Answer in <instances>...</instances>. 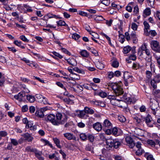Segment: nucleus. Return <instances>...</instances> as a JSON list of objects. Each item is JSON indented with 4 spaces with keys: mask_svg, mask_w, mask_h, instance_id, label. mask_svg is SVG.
I'll list each match as a JSON object with an SVG mask.
<instances>
[{
    "mask_svg": "<svg viewBox=\"0 0 160 160\" xmlns=\"http://www.w3.org/2000/svg\"><path fill=\"white\" fill-rule=\"evenodd\" d=\"M73 70L79 73H81L82 74H85V72L83 70L80 69L77 67H75L73 68Z\"/></svg>",
    "mask_w": 160,
    "mask_h": 160,
    "instance_id": "nucleus-31",
    "label": "nucleus"
},
{
    "mask_svg": "<svg viewBox=\"0 0 160 160\" xmlns=\"http://www.w3.org/2000/svg\"><path fill=\"white\" fill-rule=\"evenodd\" d=\"M96 67L102 70L104 68V65L102 63L98 62L96 64Z\"/></svg>",
    "mask_w": 160,
    "mask_h": 160,
    "instance_id": "nucleus-30",
    "label": "nucleus"
},
{
    "mask_svg": "<svg viewBox=\"0 0 160 160\" xmlns=\"http://www.w3.org/2000/svg\"><path fill=\"white\" fill-rule=\"evenodd\" d=\"M119 63L116 60L113 61L112 63V66L114 68H117L118 67Z\"/></svg>",
    "mask_w": 160,
    "mask_h": 160,
    "instance_id": "nucleus-45",
    "label": "nucleus"
},
{
    "mask_svg": "<svg viewBox=\"0 0 160 160\" xmlns=\"http://www.w3.org/2000/svg\"><path fill=\"white\" fill-rule=\"evenodd\" d=\"M25 150L28 152H34L36 157L39 160H44V158L41 156L42 154V152L38 151L36 148H32L31 146H28L26 148Z\"/></svg>",
    "mask_w": 160,
    "mask_h": 160,
    "instance_id": "nucleus-3",
    "label": "nucleus"
},
{
    "mask_svg": "<svg viewBox=\"0 0 160 160\" xmlns=\"http://www.w3.org/2000/svg\"><path fill=\"white\" fill-rule=\"evenodd\" d=\"M144 152V150L141 148L137 150L136 153V155L139 156L141 155Z\"/></svg>",
    "mask_w": 160,
    "mask_h": 160,
    "instance_id": "nucleus-40",
    "label": "nucleus"
},
{
    "mask_svg": "<svg viewBox=\"0 0 160 160\" xmlns=\"http://www.w3.org/2000/svg\"><path fill=\"white\" fill-rule=\"evenodd\" d=\"M150 107L152 111V113L154 115L157 116H160V108L157 101L154 102H151Z\"/></svg>",
    "mask_w": 160,
    "mask_h": 160,
    "instance_id": "nucleus-4",
    "label": "nucleus"
},
{
    "mask_svg": "<svg viewBox=\"0 0 160 160\" xmlns=\"http://www.w3.org/2000/svg\"><path fill=\"white\" fill-rule=\"evenodd\" d=\"M80 139L83 141H85L87 139V136L84 133H81L80 135Z\"/></svg>",
    "mask_w": 160,
    "mask_h": 160,
    "instance_id": "nucleus-34",
    "label": "nucleus"
},
{
    "mask_svg": "<svg viewBox=\"0 0 160 160\" xmlns=\"http://www.w3.org/2000/svg\"><path fill=\"white\" fill-rule=\"evenodd\" d=\"M102 3L106 6H108L110 4V0H103L102 1Z\"/></svg>",
    "mask_w": 160,
    "mask_h": 160,
    "instance_id": "nucleus-58",
    "label": "nucleus"
},
{
    "mask_svg": "<svg viewBox=\"0 0 160 160\" xmlns=\"http://www.w3.org/2000/svg\"><path fill=\"white\" fill-rule=\"evenodd\" d=\"M93 127L95 130L99 132L101 130L103 127L101 123L97 122L93 124Z\"/></svg>",
    "mask_w": 160,
    "mask_h": 160,
    "instance_id": "nucleus-14",
    "label": "nucleus"
},
{
    "mask_svg": "<svg viewBox=\"0 0 160 160\" xmlns=\"http://www.w3.org/2000/svg\"><path fill=\"white\" fill-rule=\"evenodd\" d=\"M130 76L128 72H125L123 74V78L124 80L125 81L128 78L130 77Z\"/></svg>",
    "mask_w": 160,
    "mask_h": 160,
    "instance_id": "nucleus-57",
    "label": "nucleus"
},
{
    "mask_svg": "<svg viewBox=\"0 0 160 160\" xmlns=\"http://www.w3.org/2000/svg\"><path fill=\"white\" fill-rule=\"evenodd\" d=\"M157 82H155L153 80H152L151 82V83L152 86L155 89L157 87L156 83Z\"/></svg>",
    "mask_w": 160,
    "mask_h": 160,
    "instance_id": "nucleus-64",
    "label": "nucleus"
},
{
    "mask_svg": "<svg viewBox=\"0 0 160 160\" xmlns=\"http://www.w3.org/2000/svg\"><path fill=\"white\" fill-rule=\"evenodd\" d=\"M52 53L56 57H58L60 59L63 58V56L58 52H53Z\"/></svg>",
    "mask_w": 160,
    "mask_h": 160,
    "instance_id": "nucleus-49",
    "label": "nucleus"
},
{
    "mask_svg": "<svg viewBox=\"0 0 160 160\" xmlns=\"http://www.w3.org/2000/svg\"><path fill=\"white\" fill-rule=\"evenodd\" d=\"M67 62L69 64L73 66H75L77 65V62L76 60L72 58L67 59Z\"/></svg>",
    "mask_w": 160,
    "mask_h": 160,
    "instance_id": "nucleus-18",
    "label": "nucleus"
},
{
    "mask_svg": "<svg viewBox=\"0 0 160 160\" xmlns=\"http://www.w3.org/2000/svg\"><path fill=\"white\" fill-rule=\"evenodd\" d=\"M58 26H68V25L65 22L62 20H59L57 22Z\"/></svg>",
    "mask_w": 160,
    "mask_h": 160,
    "instance_id": "nucleus-29",
    "label": "nucleus"
},
{
    "mask_svg": "<svg viewBox=\"0 0 160 160\" xmlns=\"http://www.w3.org/2000/svg\"><path fill=\"white\" fill-rule=\"evenodd\" d=\"M134 132V133L138 136H142L144 135V131L139 128H135Z\"/></svg>",
    "mask_w": 160,
    "mask_h": 160,
    "instance_id": "nucleus-17",
    "label": "nucleus"
},
{
    "mask_svg": "<svg viewBox=\"0 0 160 160\" xmlns=\"http://www.w3.org/2000/svg\"><path fill=\"white\" fill-rule=\"evenodd\" d=\"M62 115L61 113H58L56 117L53 114H50L47 116L48 120L53 125L58 126L64 123L63 120H61Z\"/></svg>",
    "mask_w": 160,
    "mask_h": 160,
    "instance_id": "nucleus-2",
    "label": "nucleus"
},
{
    "mask_svg": "<svg viewBox=\"0 0 160 160\" xmlns=\"http://www.w3.org/2000/svg\"><path fill=\"white\" fill-rule=\"evenodd\" d=\"M121 143L119 140L118 139H116L115 140V143L113 145V147L115 149H117L121 145Z\"/></svg>",
    "mask_w": 160,
    "mask_h": 160,
    "instance_id": "nucleus-27",
    "label": "nucleus"
},
{
    "mask_svg": "<svg viewBox=\"0 0 160 160\" xmlns=\"http://www.w3.org/2000/svg\"><path fill=\"white\" fill-rule=\"evenodd\" d=\"M102 125L103 128H110L112 127V124L109 120L106 119L104 121Z\"/></svg>",
    "mask_w": 160,
    "mask_h": 160,
    "instance_id": "nucleus-13",
    "label": "nucleus"
},
{
    "mask_svg": "<svg viewBox=\"0 0 160 160\" xmlns=\"http://www.w3.org/2000/svg\"><path fill=\"white\" fill-rule=\"evenodd\" d=\"M13 43L16 45L20 47L22 49L25 48V47L22 45L23 43L21 41H19L18 40H15L14 41Z\"/></svg>",
    "mask_w": 160,
    "mask_h": 160,
    "instance_id": "nucleus-22",
    "label": "nucleus"
},
{
    "mask_svg": "<svg viewBox=\"0 0 160 160\" xmlns=\"http://www.w3.org/2000/svg\"><path fill=\"white\" fill-rule=\"evenodd\" d=\"M125 140L127 143L129 144V147L131 148H133L135 146V144L133 141V139L130 136H127L125 138Z\"/></svg>",
    "mask_w": 160,
    "mask_h": 160,
    "instance_id": "nucleus-9",
    "label": "nucleus"
},
{
    "mask_svg": "<svg viewBox=\"0 0 160 160\" xmlns=\"http://www.w3.org/2000/svg\"><path fill=\"white\" fill-rule=\"evenodd\" d=\"M90 86L91 87V90L93 89L94 91H96L97 89V85L93 83H90Z\"/></svg>",
    "mask_w": 160,
    "mask_h": 160,
    "instance_id": "nucleus-47",
    "label": "nucleus"
},
{
    "mask_svg": "<svg viewBox=\"0 0 160 160\" xmlns=\"http://www.w3.org/2000/svg\"><path fill=\"white\" fill-rule=\"evenodd\" d=\"M131 47L129 46L125 47L123 48L122 52L124 54H127L131 50Z\"/></svg>",
    "mask_w": 160,
    "mask_h": 160,
    "instance_id": "nucleus-25",
    "label": "nucleus"
},
{
    "mask_svg": "<svg viewBox=\"0 0 160 160\" xmlns=\"http://www.w3.org/2000/svg\"><path fill=\"white\" fill-rule=\"evenodd\" d=\"M132 67L133 68L137 69L140 67V65L139 63L137 62L134 63L133 64Z\"/></svg>",
    "mask_w": 160,
    "mask_h": 160,
    "instance_id": "nucleus-59",
    "label": "nucleus"
},
{
    "mask_svg": "<svg viewBox=\"0 0 160 160\" xmlns=\"http://www.w3.org/2000/svg\"><path fill=\"white\" fill-rule=\"evenodd\" d=\"M112 134L115 136H117L118 135V130L117 128L115 127L113 128L112 130Z\"/></svg>",
    "mask_w": 160,
    "mask_h": 160,
    "instance_id": "nucleus-38",
    "label": "nucleus"
},
{
    "mask_svg": "<svg viewBox=\"0 0 160 160\" xmlns=\"http://www.w3.org/2000/svg\"><path fill=\"white\" fill-rule=\"evenodd\" d=\"M87 138L91 142H92L94 139V136L92 134H89L87 136Z\"/></svg>",
    "mask_w": 160,
    "mask_h": 160,
    "instance_id": "nucleus-43",
    "label": "nucleus"
},
{
    "mask_svg": "<svg viewBox=\"0 0 160 160\" xmlns=\"http://www.w3.org/2000/svg\"><path fill=\"white\" fill-rule=\"evenodd\" d=\"M81 55L83 57L87 58L89 55V53L86 50H83L80 52Z\"/></svg>",
    "mask_w": 160,
    "mask_h": 160,
    "instance_id": "nucleus-26",
    "label": "nucleus"
},
{
    "mask_svg": "<svg viewBox=\"0 0 160 160\" xmlns=\"http://www.w3.org/2000/svg\"><path fill=\"white\" fill-rule=\"evenodd\" d=\"M135 33V31H133L132 32L130 35L131 38L132 39L133 43H136L138 42V39Z\"/></svg>",
    "mask_w": 160,
    "mask_h": 160,
    "instance_id": "nucleus-20",
    "label": "nucleus"
},
{
    "mask_svg": "<svg viewBox=\"0 0 160 160\" xmlns=\"http://www.w3.org/2000/svg\"><path fill=\"white\" fill-rule=\"evenodd\" d=\"M143 24L144 26V32L145 35L146 36L149 35L148 29H149L150 26L148 23L145 21L143 22Z\"/></svg>",
    "mask_w": 160,
    "mask_h": 160,
    "instance_id": "nucleus-12",
    "label": "nucleus"
},
{
    "mask_svg": "<svg viewBox=\"0 0 160 160\" xmlns=\"http://www.w3.org/2000/svg\"><path fill=\"white\" fill-rule=\"evenodd\" d=\"M53 139L57 147L60 148H61V147L60 144V141L59 139L57 138H54Z\"/></svg>",
    "mask_w": 160,
    "mask_h": 160,
    "instance_id": "nucleus-28",
    "label": "nucleus"
},
{
    "mask_svg": "<svg viewBox=\"0 0 160 160\" xmlns=\"http://www.w3.org/2000/svg\"><path fill=\"white\" fill-rule=\"evenodd\" d=\"M27 100L30 102L32 103L35 100V97L31 95H26Z\"/></svg>",
    "mask_w": 160,
    "mask_h": 160,
    "instance_id": "nucleus-23",
    "label": "nucleus"
},
{
    "mask_svg": "<svg viewBox=\"0 0 160 160\" xmlns=\"http://www.w3.org/2000/svg\"><path fill=\"white\" fill-rule=\"evenodd\" d=\"M47 110V108H43L40 109L36 110L35 112V115L39 118H42L44 117V112Z\"/></svg>",
    "mask_w": 160,
    "mask_h": 160,
    "instance_id": "nucleus-8",
    "label": "nucleus"
},
{
    "mask_svg": "<svg viewBox=\"0 0 160 160\" xmlns=\"http://www.w3.org/2000/svg\"><path fill=\"white\" fill-rule=\"evenodd\" d=\"M115 140H116V139H112L111 138L107 139L106 142L107 145L110 148H112V147H113Z\"/></svg>",
    "mask_w": 160,
    "mask_h": 160,
    "instance_id": "nucleus-11",
    "label": "nucleus"
},
{
    "mask_svg": "<svg viewBox=\"0 0 160 160\" xmlns=\"http://www.w3.org/2000/svg\"><path fill=\"white\" fill-rule=\"evenodd\" d=\"M61 50L64 53L69 56L71 55V54L70 52H69L67 49H65V48H61Z\"/></svg>",
    "mask_w": 160,
    "mask_h": 160,
    "instance_id": "nucleus-60",
    "label": "nucleus"
},
{
    "mask_svg": "<svg viewBox=\"0 0 160 160\" xmlns=\"http://www.w3.org/2000/svg\"><path fill=\"white\" fill-rule=\"evenodd\" d=\"M147 76V78L148 80H149L151 77L152 73L151 72L149 71H147L146 72Z\"/></svg>",
    "mask_w": 160,
    "mask_h": 160,
    "instance_id": "nucleus-51",
    "label": "nucleus"
},
{
    "mask_svg": "<svg viewBox=\"0 0 160 160\" xmlns=\"http://www.w3.org/2000/svg\"><path fill=\"white\" fill-rule=\"evenodd\" d=\"M64 136L68 140H75L76 138L72 134L69 133H66L63 134Z\"/></svg>",
    "mask_w": 160,
    "mask_h": 160,
    "instance_id": "nucleus-16",
    "label": "nucleus"
},
{
    "mask_svg": "<svg viewBox=\"0 0 160 160\" xmlns=\"http://www.w3.org/2000/svg\"><path fill=\"white\" fill-rule=\"evenodd\" d=\"M118 119L122 122H124L126 120L125 118L122 115L118 116Z\"/></svg>",
    "mask_w": 160,
    "mask_h": 160,
    "instance_id": "nucleus-37",
    "label": "nucleus"
},
{
    "mask_svg": "<svg viewBox=\"0 0 160 160\" xmlns=\"http://www.w3.org/2000/svg\"><path fill=\"white\" fill-rule=\"evenodd\" d=\"M19 38L21 40L24 42H29V40L27 39L25 36L23 35L20 36Z\"/></svg>",
    "mask_w": 160,
    "mask_h": 160,
    "instance_id": "nucleus-46",
    "label": "nucleus"
},
{
    "mask_svg": "<svg viewBox=\"0 0 160 160\" xmlns=\"http://www.w3.org/2000/svg\"><path fill=\"white\" fill-rule=\"evenodd\" d=\"M145 121L147 125L149 127H153V124L154 123V121L152 120L151 115L148 114L145 118Z\"/></svg>",
    "mask_w": 160,
    "mask_h": 160,
    "instance_id": "nucleus-7",
    "label": "nucleus"
},
{
    "mask_svg": "<svg viewBox=\"0 0 160 160\" xmlns=\"http://www.w3.org/2000/svg\"><path fill=\"white\" fill-rule=\"evenodd\" d=\"M117 97L116 96L109 95L108 96V98L111 99V102L112 104L120 108H124V106L122 105L121 104V103L119 102V101L121 100L117 98Z\"/></svg>",
    "mask_w": 160,
    "mask_h": 160,
    "instance_id": "nucleus-5",
    "label": "nucleus"
},
{
    "mask_svg": "<svg viewBox=\"0 0 160 160\" xmlns=\"http://www.w3.org/2000/svg\"><path fill=\"white\" fill-rule=\"evenodd\" d=\"M138 26L135 23H132V24L131 28L134 31L136 30L137 29Z\"/></svg>",
    "mask_w": 160,
    "mask_h": 160,
    "instance_id": "nucleus-62",
    "label": "nucleus"
},
{
    "mask_svg": "<svg viewBox=\"0 0 160 160\" xmlns=\"http://www.w3.org/2000/svg\"><path fill=\"white\" fill-rule=\"evenodd\" d=\"M26 128H30L31 130L35 131L37 129V126L36 125L29 126L28 125H26Z\"/></svg>",
    "mask_w": 160,
    "mask_h": 160,
    "instance_id": "nucleus-35",
    "label": "nucleus"
},
{
    "mask_svg": "<svg viewBox=\"0 0 160 160\" xmlns=\"http://www.w3.org/2000/svg\"><path fill=\"white\" fill-rule=\"evenodd\" d=\"M142 51H145L148 48L147 47V45L145 43H144L143 45H142L140 48Z\"/></svg>",
    "mask_w": 160,
    "mask_h": 160,
    "instance_id": "nucleus-55",
    "label": "nucleus"
},
{
    "mask_svg": "<svg viewBox=\"0 0 160 160\" xmlns=\"http://www.w3.org/2000/svg\"><path fill=\"white\" fill-rule=\"evenodd\" d=\"M151 9L149 8H146L144 11L143 13L146 16H149L151 14Z\"/></svg>",
    "mask_w": 160,
    "mask_h": 160,
    "instance_id": "nucleus-33",
    "label": "nucleus"
},
{
    "mask_svg": "<svg viewBox=\"0 0 160 160\" xmlns=\"http://www.w3.org/2000/svg\"><path fill=\"white\" fill-rule=\"evenodd\" d=\"M7 135V132L5 131H0V136L2 138V137H5Z\"/></svg>",
    "mask_w": 160,
    "mask_h": 160,
    "instance_id": "nucleus-48",
    "label": "nucleus"
},
{
    "mask_svg": "<svg viewBox=\"0 0 160 160\" xmlns=\"http://www.w3.org/2000/svg\"><path fill=\"white\" fill-rule=\"evenodd\" d=\"M42 140L45 143V145H48L49 146H50L51 148H52V145L50 143L49 141H48L44 139H42Z\"/></svg>",
    "mask_w": 160,
    "mask_h": 160,
    "instance_id": "nucleus-52",
    "label": "nucleus"
},
{
    "mask_svg": "<svg viewBox=\"0 0 160 160\" xmlns=\"http://www.w3.org/2000/svg\"><path fill=\"white\" fill-rule=\"evenodd\" d=\"M152 49L157 52H160V46L159 42L156 40L152 41L150 43Z\"/></svg>",
    "mask_w": 160,
    "mask_h": 160,
    "instance_id": "nucleus-6",
    "label": "nucleus"
},
{
    "mask_svg": "<svg viewBox=\"0 0 160 160\" xmlns=\"http://www.w3.org/2000/svg\"><path fill=\"white\" fill-rule=\"evenodd\" d=\"M100 35L102 36H104L108 40V42L109 43V44L111 45L112 43L111 42V39L110 37H109L107 35L105 34L103 32H101L100 33Z\"/></svg>",
    "mask_w": 160,
    "mask_h": 160,
    "instance_id": "nucleus-36",
    "label": "nucleus"
},
{
    "mask_svg": "<svg viewBox=\"0 0 160 160\" xmlns=\"http://www.w3.org/2000/svg\"><path fill=\"white\" fill-rule=\"evenodd\" d=\"M11 143L14 146L17 145L18 144V141L15 139L11 138Z\"/></svg>",
    "mask_w": 160,
    "mask_h": 160,
    "instance_id": "nucleus-56",
    "label": "nucleus"
},
{
    "mask_svg": "<svg viewBox=\"0 0 160 160\" xmlns=\"http://www.w3.org/2000/svg\"><path fill=\"white\" fill-rule=\"evenodd\" d=\"M139 11V8L138 5H136L134 8L133 13L135 15L138 14Z\"/></svg>",
    "mask_w": 160,
    "mask_h": 160,
    "instance_id": "nucleus-53",
    "label": "nucleus"
},
{
    "mask_svg": "<svg viewBox=\"0 0 160 160\" xmlns=\"http://www.w3.org/2000/svg\"><path fill=\"white\" fill-rule=\"evenodd\" d=\"M99 95L102 98L106 97L107 96V94L105 92H101L99 93Z\"/></svg>",
    "mask_w": 160,
    "mask_h": 160,
    "instance_id": "nucleus-61",
    "label": "nucleus"
},
{
    "mask_svg": "<svg viewBox=\"0 0 160 160\" xmlns=\"http://www.w3.org/2000/svg\"><path fill=\"white\" fill-rule=\"evenodd\" d=\"M4 82V78L2 76V73L0 72V86L3 85Z\"/></svg>",
    "mask_w": 160,
    "mask_h": 160,
    "instance_id": "nucleus-41",
    "label": "nucleus"
},
{
    "mask_svg": "<svg viewBox=\"0 0 160 160\" xmlns=\"http://www.w3.org/2000/svg\"><path fill=\"white\" fill-rule=\"evenodd\" d=\"M118 33L119 34V41L122 43H123L125 41V37L123 35L122 33H121L120 31H118Z\"/></svg>",
    "mask_w": 160,
    "mask_h": 160,
    "instance_id": "nucleus-24",
    "label": "nucleus"
},
{
    "mask_svg": "<svg viewBox=\"0 0 160 160\" xmlns=\"http://www.w3.org/2000/svg\"><path fill=\"white\" fill-rule=\"evenodd\" d=\"M147 142L148 144H149L152 146H155V144H157L156 142H155L154 141L151 139H148L147 140Z\"/></svg>",
    "mask_w": 160,
    "mask_h": 160,
    "instance_id": "nucleus-39",
    "label": "nucleus"
},
{
    "mask_svg": "<svg viewBox=\"0 0 160 160\" xmlns=\"http://www.w3.org/2000/svg\"><path fill=\"white\" fill-rule=\"evenodd\" d=\"M72 38L75 40L78 39L80 37V36L76 33H73L72 36Z\"/></svg>",
    "mask_w": 160,
    "mask_h": 160,
    "instance_id": "nucleus-44",
    "label": "nucleus"
},
{
    "mask_svg": "<svg viewBox=\"0 0 160 160\" xmlns=\"http://www.w3.org/2000/svg\"><path fill=\"white\" fill-rule=\"evenodd\" d=\"M154 95L155 98H160V90H155L154 92Z\"/></svg>",
    "mask_w": 160,
    "mask_h": 160,
    "instance_id": "nucleus-32",
    "label": "nucleus"
},
{
    "mask_svg": "<svg viewBox=\"0 0 160 160\" xmlns=\"http://www.w3.org/2000/svg\"><path fill=\"white\" fill-rule=\"evenodd\" d=\"M22 136L24 138V139L27 140L28 142H31L33 139V138L32 136L29 133H27L23 134Z\"/></svg>",
    "mask_w": 160,
    "mask_h": 160,
    "instance_id": "nucleus-15",
    "label": "nucleus"
},
{
    "mask_svg": "<svg viewBox=\"0 0 160 160\" xmlns=\"http://www.w3.org/2000/svg\"><path fill=\"white\" fill-rule=\"evenodd\" d=\"M108 86L113 90L116 96L120 97V99H119L121 100L119 102L123 106L122 103H124L123 102V100H124L125 102L128 103L132 102L131 98L128 97L126 94H124L123 95L124 92L123 89L118 83H112L109 85Z\"/></svg>",
    "mask_w": 160,
    "mask_h": 160,
    "instance_id": "nucleus-1",
    "label": "nucleus"
},
{
    "mask_svg": "<svg viewBox=\"0 0 160 160\" xmlns=\"http://www.w3.org/2000/svg\"><path fill=\"white\" fill-rule=\"evenodd\" d=\"M84 109L86 114H94L95 112L93 109L87 107H85Z\"/></svg>",
    "mask_w": 160,
    "mask_h": 160,
    "instance_id": "nucleus-19",
    "label": "nucleus"
},
{
    "mask_svg": "<svg viewBox=\"0 0 160 160\" xmlns=\"http://www.w3.org/2000/svg\"><path fill=\"white\" fill-rule=\"evenodd\" d=\"M93 18H94V20L97 22L102 21L105 19L101 15L97 16L94 15L93 16Z\"/></svg>",
    "mask_w": 160,
    "mask_h": 160,
    "instance_id": "nucleus-21",
    "label": "nucleus"
},
{
    "mask_svg": "<svg viewBox=\"0 0 160 160\" xmlns=\"http://www.w3.org/2000/svg\"><path fill=\"white\" fill-rule=\"evenodd\" d=\"M156 82H160V75L158 74L156 75L153 78V79Z\"/></svg>",
    "mask_w": 160,
    "mask_h": 160,
    "instance_id": "nucleus-42",
    "label": "nucleus"
},
{
    "mask_svg": "<svg viewBox=\"0 0 160 160\" xmlns=\"http://www.w3.org/2000/svg\"><path fill=\"white\" fill-rule=\"evenodd\" d=\"M156 60H157V62L158 65V67L160 68V57H158L156 56L155 54H154Z\"/></svg>",
    "mask_w": 160,
    "mask_h": 160,
    "instance_id": "nucleus-54",
    "label": "nucleus"
},
{
    "mask_svg": "<svg viewBox=\"0 0 160 160\" xmlns=\"http://www.w3.org/2000/svg\"><path fill=\"white\" fill-rule=\"evenodd\" d=\"M100 138L102 141H106V142L107 139L106 138L105 134L102 133H100L99 135Z\"/></svg>",
    "mask_w": 160,
    "mask_h": 160,
    "instance_id": "nucleus-50",
    "label": "nucleus"
},
{
    "mask_svg": "<svg viewBox=\"0 0 160 160\" xmlns=\"http://www.w3.org/2000/svg\"><path fill=\"white\" fill-rule=\"evenodd\" d=\"M28 108L27 105H25L22 106V112H27L28 111Z\"/></svg>",
    "mask_w": 160,
    "mask_h": 160,
    "instance_id": "nucleus-63",
    "label": "nucleus"
},
{
    "mask_svg": "<svg viewBox=\"0 0 160 160\" xmlns=\"http://www.w3.org/2000/svg\"><path fill=\"white\" fill-rule=\"evenodd\" d=\"M77 116L79 118L82 119H85L87 115L84 110H77L76 111Z\"/></svg>",
    "mask_w": 160,
    "mask_h": 160,
    "instance_id": "nucleus-10",
    "label": "nucleus"
}]
</instances>
